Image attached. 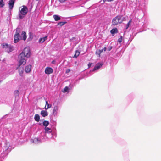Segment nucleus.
I'll list each match as a JSON object with an SVG mask.
<instances>
[{
	"mask_svg": "<svg viewBox=\"0 0 161 161\" xmlns=\"http://www.w3.org/2000/svg\"><path fill=\"white\" fill-rule=\"evenodd\" d=\"M49 124V122L47 121H44L43 122V125L45 126H47Z\"/></svg>",
	"mask_w": 161,
	"mask_h": 161,
	"instance_id": "412c9836",
	"label": "nucleus"
},
{
	"mask_svg": "<svg viewBox=\"0 0 161 161\" xmlns=\"http://www.w3.org/2000/svg\"><path fill=\"white\" fill-rule=\"evenodd\" d=\"M14 94L16 96H18L19 95V92L18 90H15L14 92Z\"/></svg>",
	"mask_w": 161,
	"mask_h": 161,
	"instance_id": "a878e982",
	"label": "nucleus"
},
{
	"mask_svg": "<svg viewBox=\"0 0 161 161\" xmlns=\"http://www.w3.org/2000/svg\"><path fill=\"white\" fill-rule=\"evenodd\" d=\"M52 107L51 104H50L48 103L47 101H46V105L45 107V108L46 109H47L49 108H51Z\"/></svg>",
	"mask_w": 161,
	"mask_h": 161,
	"instance_id": "ddd939ff",
	"label": "nucleus"
},
{
	"mask_svg": "<svg viewBox=\"0 0 161 161\" xmlns=\"http://www.w3.org/2000/svg\"><path fill=\"white\" fill-rule=\"evenodd\" d=\"M114 0H107V2H110L113 1Z\"/></svg>",
	"mask_w": 161,
	"mask_h": 161,
	"instance_id": "c9c22d12",
	"label": "nucleus"
},
{
	"mask_svg": "<svg viewBox=\"0 0 161 161\" xmlns=\"http://www.w3.org/2000/svg\"><path fill=\"white\" fill-rule=\"evenodd\" d=\"M70 71V70L69 69H67L66 71V73H69Z\"/></svg>",
	"mask_w": 161,
	"mask_h": 161,
	"instance_id": "c756f323",
	"label": "nucleus"
},
{
	"mask_svg": "<svg viewBox=\"0 0 161 161\" xmlns=\"http://www.w3.org/2000/svg\"><path fill=\"white\" fill-rule=\"evenodd\" d=\"M100 49L97 50L95 52V54L96 56L99 58L101 56V53L100 52Z\"/></svg>",
	"mask_w": 161,
	"mask_h": 161,
	"instance_id": "2eb2a0df",
	"label": "nucleus"
},
{
	"mask_svg": "<svg viewBox=\"0 0 161 161\" xmlns=\"http://www.w3.org/2000/svg\"><path fill=\"white\" fill-rule=\"evenodd\" d=\"M61 3H63L65 2L66 0H58Z\"/></svg>",
	"mask_w": 161,
	"mask_h": 161,
	"instance_id": "2f4dec72",
	"label": "nucleus"
},
{
	"mask_svg": "<svg viewBox=\"0 0 161 161\" xmlns=\"http://www.w3.org/2000/svg\"><path fill=\"white\" fill-rule=\"evenodd\" d=\"M100 52H101V53H102V52H103V51H103V49H101V50H100Z\"/></svg>",
	"mask_w": 161,
	"mask_h": 161,
	"instance_id": "f704fd0d",
	"label": "nucleus"
},
{
	"mask_svg": "<svg viewBox=\"0 0 161 161\" xmlns=\"http://www.w3.org/2000/svg\"><path fill=\"white\" fill-rule=\"evenodd\" d=\"M41 114L43 117L47 116L48 114L46 110H42L41 112Z\"/></svg>",
	"mask_w": 161,
	"mask_h": 161,
	"instance_id": "9d476101",
	"label": "nucleus"
},
{
	"mask_svg": "<svg viewBox=\"0 0 161 161\" xmlns=\"http://www.w3.org/2000/svg\"><path fill=\"white\" fill-rule=\"evenodd\" d=\"M19 16L20 19H21L26 15L28 11V9L26 6L23 5L20 7L19 8Z\"/></svg>",
	"mask_w": 161,
	"mask_h": 161,
	"instance_id": "f03ea898",
	"label": "nucleus"
},
{
	"mask_svg": "<svg viewBox=\"0 0 161 161\" xmlns=\"http://www.w3.org/2000/svg\"><path fill=\"white\" fill-rule=\"evenodd\" d=\"M104 51H105L107 50V48L106 47H105L103 49Z\"/></svg>",
	"mask_w": 161,
	"mask_h": 161,
	"instance_id": "473e14b6",
	"label": "nucleus"
},
{
	"mask_svg": "<svg viewBox=\"0 0 161 161\" xmlns=\"http://www.w3.org/2000/svg\"><path fill=\"white\" fill-rule=\"evenodd\" d=\"M112 49V47L111 46H110V47H109L107 49L108 50V51H110L111 49Z\"/></svg>",
	"mask_w": 161,
	"mask_h": 161,
	"instance_id": "c85d7f7f",
	"label": "nucleus"
},
{
	"mask_svg": "<svg viewBox=\"0 0 161 161\" xmlns=\"http://www.w3.org/2000/svg\"><path fill=\"white\" fill-rule=\"evenodd\" d=\"M3 47L5 48L6 51L9 53L12 51L13 50V47L10 45L6 43H3L2 44Z\"/></svg>",
	"mask_w": 161,
	"mask_h": 161,
	"instance_id": "423d86ee",
	"label": "nucleus"
},
{
	"mask_svg": "<svg viewBox=\"0 0 161 161\" xmlns=\"http://www.w3.org/2000/svg\"><path fill=\"white\" fill-rule=\"evenodd\" d=\"M118 32V30L116 28H114L110 31V32L112 34H114Z\"/></svg>",
	"mask_w": 161,
	"mask_h": 161,
	"instance_id": "4468645a",
	"label": "nucleus"
},
{
	"mask_svg": "<svg viewBox=\"0 0 161 161\" xmlns=\"http://www.w3.org/2000/svg\"><path fill=\"white\" fill-rule=\"evenodd\" d=\"M19 54L20 56H22L27 58H29L31 55L30 47H25Z\"/></svg>",
	"mask_w": 161,
	"mask_h": 161,
	"instance_id": "20e7f679",
	"label": "nucleus"
},
{
	"mask_svg": "<svg viewBox=\"0 0 161 161\" xmlns=\"http://www.w3.org/2000/svg\"><path fill=\"white\" fill-rule=\"evenodd\" d=\"M31 65H28L26 66L25 68V71L26 73L30 72L31 71Z\"/></svg>",
	"mask_w": 161,
	"mask_h": 161,
	"instance_id": "9b49d317",
	"label": "nucleus"
},
{
	"mask_svg": "<svg viewBox=\"0 0 161 161\" xmlns=\"http://www.w3.org/2000/svg\"><path fill=\"white\" fill-rule=\"evenodd\" d=\"M103 2H105L106 1H107V0H103Z\"/></svg>",
	"mask_w": 161,
	"mask_h": 161,
	"instance_id": "e433bc0d",
	"label": "nucleus"
},
{
	"mask_svg": "<svg viewBox=\"0 0 161 161\" xmlns=\"http://www.w3.org/2000/svg\"><path fill=\"white\" fill-rule=\"evenodd\" d=\"M53 69L51 67H47L45 70V73L47 74H50L53 72Z\"/></svg>",
	"mask_w": 161,
	"mask_h": 161,
	"instance_id": "0eeeda50",
	"label": "nucleus"
},
{
	"mask_svg": "<svg viewBox=\"0 0 161 161\" xmlns=\"http://www.w3.org/2000/svg\"><path fill=\"white\" fill-rule=\"evenodd\" d=\"M68 87L66 86L62 90V92L64 93L65 92L68 91Z\"/></svg>",
	"mask_w": 161,
	"mask_h": 161,
	"instance_id": "393cba45",
	"label": "nucleus"
},
{
	"mask_svg": "<svg viewBox=\"0 0 161 161\" xmlns=\"http://www.w3.org/2000/svg\"><path fill=\"white\" fill-rule=\"evenodd\" d=\"M92 64V63H89L88 65V68H90L91 67V66Z\"/></svg>",
	"mask_w": 161,
	"mask_h": 161,
	"instance_id": "7c9ffc66",
	"label": "nucleus"
},
{
	"mask_svg": "<svg viewBox=\"0 0 161 161\" xmlns=\"http://www.w3.org/2000/svg\"><path fill=\"white\" fill-rule=\"evenodd\" d=\"M19 74L20 76H23V73L24 72V69L23 68H20L19 70Z\"/></svg>",
	"mask_w": 161,
	"mask_h": 161,
	"instance_id": "a211bd4d",
	"label": "nucleus"
},
{
	"mask_svg": "<svg viewBox=\"0 0 161 161\" xmlns=\"http://www.w3.org/2000/svg\"><path fill=\"white\" fill-rule=\"evenodd\" d=\"M4 5V4L3 2V0H1L0 1V7H3Z\"/></svg>",
	"mask_w": 161,
	"mask_h": 161,
	"instance_id": "5701e85b",
	"label": "nucleus"
},
{
	"mask_svg": "<svg viewBox=\"0 0 161 161\" xmlns=\"http://www.w3.org/2000/svg\"><path fill=\"white\" fill-rule=\"evenodd\" d=\"M123 21V18L121 15H117L114 18L112 21V25H116L121 23Z\"/></svg>",
	"mask_w": 161,
	"mask_h": 161,
	"instance_id": "7ed1b4c3",
	"label": "nucleus"
},
{
	"mask_svg": "<svg viewBox=\"0 0 161 161\" xmlns=\"http://www.w3.org/2000/svg\"><path fill=\"white\" fill-rule=\"evenodd\" d=\"M47 36H46L44 37L40 38L39 40V42L40 43H43L47 39Z\"/></svg>",
	"mask_w": 161,
	"mask_h": 161,
	"instance_id": "f8f14e48",
	"label": "nucleus"
},
{
	"mask_svg": "<svg viewBox=\"0 0 161 161\" xmlns=\"http://www.w3.org/2000/svg\"><path fill=\"white\" fill-rule=\"evenodd\" d=\"M53 17L54 18L55 20L56 21L59 20L61 19L59 16L56 15H53Z\"/></svg>",
	"mask_w": 161,
	"mask_h": 161,
	"instance_id": "f3484780",
	"label": "nucleus"
},
{
	"mask_svg": "<svg viewBox=\"0 0 161 161\" xmlns=\"http://www.w3.org/2000/svg\"><path fill=\"white\" fill-rule=\"evenodd\" d=\"M45 133H51L52 131L51 129L48 127H45Z\"/></svg>",
	"mask_w": 161,
	"mask_h": 161,
	"instance_id": "aec40b11",
	"label": "nucleus"
},
{
	"mask_svg": "<svg viewBox=\"0 0 161 161\" xmlns=\"http://www.w3.org/2000/svg\"><path fill=\"white\" fill-rule=\"evenodd\" d=\"M103 64L102 63H97L93 69V71H94L99 69L102 66Z\"/></svg>",
	"mask_w": 161,
	"mask_h": 161,
	"instance_id": "6e6552de",
	"label": "nucleus"
},
{
	"mask_svg": "<svg viewBox=\"0 0 161 161\" xmlns=\"http://www.w3.org/2000/svg\"><path fill=\"white\" fill-rule=\"evenodd\" d=\"M67 23L66 22H61L58 24V25L61 26Z\"/></svg>",
	"mask_w": 161,
	"mask_h": 161,
	"instance_id": "4be33fe9",
	"label": "nucleus"
},
{
	"mask_svg": "<svg viewBox=\"0 0 161 161\" xmlns=\"http://www.w3.org/2000/svg\"><path fill=\"white\" fill-rule=\"evenodd\" d=\"M131 21H132V19H130L129 20V21L128 22V23L127 24V25H126V27L125 28L126 29H128V28H129V26L130 24L131 23Z\"/></svg>",
	"mask_w": 161,
	"mask_h": 161,
	"instance_id": "b1692460",
	"label": "nucleus"
},
{
	"mask_svg": "<svg viewBox=\"0 0 161 161\" xmlns=\"http://www.w3.org/2000/svg\"><path fill=\"white\" fill-rule=\"evenodd\" d=\"M19 65L17 69L18 68H19L20 66L22 65H24L26 63V60L25 59V57L22 56H20L19 54Z\"/></svg>",
	"mask_w": 161,
	"mask_h": 161,
	"instance_id": "39448f33",
	"label": "nucleus"
},
{
	"mask_svg": "<svg viewBox=\"0 0 161 161\" xmlns=\"http://www.w3.org/2000/svg\"><path fill=\"white\" fill-rule=\"evenodd\" d=\"M20 32V29L19 28H17L16 29L15 34L14 36V42L15 43L18 42L20 39L24 41L26 39L27 37L26 33L25 31L22 32L21 35L23 36V37L22 38L20 36L19 33Z\"/></svg>",
	"mask_w": 161,
	"mask_h": 161,
	"instance_id": "f257e3e1",
	"label": "nucleus"
},
{
	"mask_svg": "<svg viewBox=\"0 0 161 161\" xmlns=\"http://www.w3.org/2000/svg\"><path fill=\"white\" fill-rule=\"evenodd\" d=\"M34 119L35 121H36L37 122H39L40 120V116L38 114H35Z\"/></svg>",
	"mask_w": 161,
	"mask_h": 161,
	"instance_id": "dca6fc26",
	"label": "nucleus"
},
{
	"mask_svg": "<svg viewBox=\"0 0 161 161\" xmlns=\"http://www.w3.org/2000/svg\"><path fill=\"white\" fill-rule=\"evenodd\" d=\"M58 110V107L57 106H55L53 109V113L54 114Z\"/></svg>",
	"mask_w": 161,
	"mask_h": 161,
	"instance_id": "bb28decb",
	"label": "nucleus"
},
{
	"mask_svg": "<svg viewBox=\"0 0 161 161\" xmlns=\"http://www.w3.org/2000/svg\"><path fill=\"white\" fill-rule=\"evenodd\" d=\"M14 2L13 0H10L9 3V8L11 9H12L14 7Z\"/></svg>",
	"mask_w": 161,
	"mask_h": 161,
	"instance_id": "1a4fd4ad",
	"label": "nucleus"
},
{
	"mask_svg": "<svg viewBox=\"0 0 161 161\" xmlns=\"http://www.w3.org/2000/svg\"><path fill=\"white\" fill-rule=\"evenodd\" d=\"M122 41V36H120V37L118 39V42L119 43L121 42Z\"/></svg>",
	"mask_w": 161,
	"mask_h": 161,
	"instance_id": "cd10ccee",
	"label": "nucleus"
},
{
	"mask_svg": "<svg viewBox=\"0 0 161 161\" xmlns=\"http://www.w3.org/2000/svg\"><path fill=\"white\" fill-rule=\"evenodd\" d=\"M80 54V52L76 50L75 51V53L74 55V56L73 57V58H76L78 56H79V55Z\"/></svg>",
	"mask_w": 161,
	"mask_h": 161,
	"instance_id": "6ab92c4d",
	"label": "nucleus"
},
{
	"mask_svg": "<svg viewBox=\"0 0 161 161\" xmlns=\"http://www.w3.org/2000/svg\"><path fill=\"white\" fill-rule=\"evenodd\" d=\"M100 52H101V53H102V52H103V51H103V49H101V50H100Z\"/></svg>",
	"mask_w": 161,
	"mask_h": 161,
	"instance_id": "72a5a7b5",
	"label": "nucleus"
}]
</instances>
